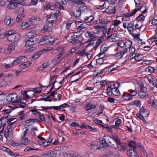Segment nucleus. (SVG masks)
<instances>
[{"mask_svg": "<svg viewBox=\"0 0 157 157\" xmlns=\"http://www.w3.org/2000/svg\"><path fill=\"white\" fill-rule=\"evenodd\" d=\"M98 140H99V143L102 145L104 147H107L109 146L112 147V145L115 144L113 143V140L112 138L107 135H104L103 139H98Z\"/></svg>", "mask_w": 157, "mask_h": 157, "instance_id": "f257e3e1", "label": "nucleus"}, {"mask_svg": "<svg viewBox=\"0 0 157 157\" xmlns=\"http://www.w3.org/2000/svg\"><path fill=\"white\" fill-rule=\"evenodd\" d=\"M14 30H11L7 31V40L8 41L12 42L17 41L20 37L19 34L15 33Z\"/></svg>", "mask_w": 157, "mask_h": 157, "instance_id": "f03ea898", "label": "nucleus"}, {"mask_svg": "<svg viewBox=\"0 0 157 157\" xmlns=\"http://www.w3.org/2000/svg\"><path fill=\"white\" fill-rule=\"evenodd\" d=\"M99 21L98 25L95 26V28L96 30L100 29H107L106 25L109 23H110L111 22L110 21L106 18L101 19L100 20H99Z\"/></svg>", "mask_w": 157, "mask_h": 157, "instance_id": "7ed1b4c3", "label": "nucleus"}, {"mask_svg": "<svg viewBox=\"0 0 157 157\" xmlns=\"http://www.w3.org/2000/svg\"><path fill=\"white\" fill-rule=\"evenodd\" d=\"M18 96L15 93L9 94L6 98V101L11 103H17L19 101L17 98Z\"/></svg>", "mask_w": 157, "mask_h": 157, "instance_id": "20e7f679", "label": "nucleus"}, {"mask_svg": "<svg viewBox=\"0 0 157 157\" xmlns=\"http://www.w3.org/2000/svg\"><path fill=\"white\" fill-rule=\"evenodd\" d=\"M112 86L108 87L107 90L108 95L110 96L112 94L118 96L120 95V93L117 88L112 87Z\"/></svg>", "mask_w": 157, "mask_h": 157, "instance_id": "39448f33", "label": "nucleus"}, {"mask_svg": "<svg viewBox=\"0 0 157 157\" xmlns=\"http://www.w3.org/2000/svg\"><path fill=\"white\" fill-rule=\"evenodd\" d=\"M83 9H86V7L85 6H81L79 7H75V10L73 13V14L76 19H78L80 17L81 14V11H82Z\"/></svg>", "mask_w": 157, "mask_h": 157, "instance_id": "423d86ee", "label": "nucleus"}, {"mask_svg": "<svg viewBox=\"0 0 157 157\" xmlns=\"http://www.w3.org/2000/svg\"><path fill=\"white\" fill-rule=\"evenodd\" d=\"M112 147L121 151H125L126 148V145L124 144H121V142L119 143L116 144L115 145H112Z\"/></svg>", "mask_w": 157, "mask_h": 157, "instance_id": "0eeeda50", "label": "nucleus"}, {"mask_svg": "<svg viewBox=\"0 0 157 157\" xmlns=\"http://www.w3.org/2000/svg\"><path fill=\"white\" fill-rule=\"evenodd\" d=\"M135 150L132 149H127V153L129 157H139V155Z\"/></svg>", "mask_w": 157, "mask_h": 157, "instance_id": "6e6552de", "label": "nucleus"}, {"mask_svg": "<svg viewBox=\"0 0 157 157\" xmlns=\"http://www.w3.org/2000/svg\"><path fill=\"white\" fill-rule=\"evenodd\" d=\"M15 21L14 19H11L10 16H6L5 18L4 23L5 24L9 26L13 25L15 23Z\"/></svg>", "mask_w": 157, "mask_h": 157, "instance_id": "1a4fd4ad", "label": "nucleus"}, {"mask_svg": "<svg viewBox=\"0 0 157 157\" xmlns=\"http://www.w3.org/2000/svg\"><path fill=\"white\" fill-rule=\"evenodd\" d=\"M47 17L46 21V23L49 24L51 26L52 25V23L54 21L56 20V17L54 16V15L52 14L51 15H48L46 16Z\"/></svg>", "mask_w": 157, "mask_h": 157, "instance_id": "9d476101", "label": "nucleus"}, {"mask_svg": "<svg viewBox=\"0 0 157 157\" xmlns=\"http://www.w3.org/2000/svg\"><path fill=\"white\" fill-rule=\"evenodd\" d=\"M1 110H2V112H3L2 114L3 115V116H2L0 119H2V121L4 118L6 119L7 118L10 117V115H9L8 114L11 112V109H1Z\"/></svg>", "mask_w": 157, "mask_h": 157, "instance_id": "9b49d317", "label": "nucleus"}, {"mask_svg": "<svg viewBox=\"0 0 157 157\" xmlns=\"http://www.w3.org/2000/svg\"><path fill=\"white\" fill-rule=\"evenodd\" d=\"M37 43L36 38H31L30 39H27L25 43V46L26 47L32 46Z\"/></svg>", "mask_w": 157, "mask_h": 157, "instance_id": "f8f14e48", "label": "nucleus"}, {"mask_svg": "<svg viewBox=\"0 0 157 157\" xmlns=\"http://www.w3.org/2000/svg\"><path fill=\"white\" fill-rule=\"evenodd\" d=\"M105 11L107 12V13H115L116 12L115 5L109 6L105 9Z\"/></svg>", "mask_w": 157, "mask_h": 157, "instance_id": "ddd939ff", "label": "nucleus"}, {"mask_svg": "<svg viewBox=\"0 0 157 157\" xmlns=\"http://www.w3.org/2000/svg\"><path fill=\"white\" fill-rule=\"evenodd\" d=\"M103 40V37L102 36L99 37L96 42L94 46V49L96 50L99 46L100 44L102 43Z\"/></svg>", "mask_w": 157, "mask_h": 157, "instance_id": "4468645a", "label": "nucleus"}, {"mask_svg": "<svg viewBox=\"0 0 157 157\" xmlns=\"http://www.w3.org/2000/svg\"><path fill=\"white\" fill-rule=\"evenodd\" d=\"M148 41L151 44V46L152 45V48H155L154 46L155 45H156L157 44V37H155L151 39H149L148 40Z\"/></svg>", "mask_w": 157, "mask_h": 157, "instance_id": "2eb2a0df", "label": "nucleus"}, {"mask_svg": "<svg viewBox=\"0 0 157 157\" xmlns=\"http://www.w3.org/2000/svg\"><path fill=\"white\" fill-rule=\"evenodd\" d=\"M117 37V35L116 34H111L108 37L107 39L111 42H115L116 41V37Z\"/></svg>", "mask_w": 157, "mask_h": 157, "instance_id": "dca6fc26", "label": "nucleus"}, {"mask_svg": "<svg viewBox=\"0 0 157 157\" xmlns=\"http://www.w3.org/2000/svg\"><path fill=\"white\" fill-rule=\"evenodd\" d=\"M96 107V105L94 104H91V103H89L86 105L85 108H86V110L87 111H88L89 110L94 109Z\"/></svg>", "mask_w": 157, "mask_h": 157, "instance_id": "f3484780", "label": "nucleus"}, {"mask_svg": "<svg viewBox=\"0 0 157 157\" xmlns=\"http://www.w3.org/2000/svg\"><path fill=\"white\" fill-rule=\"evenodd\" d=\"M134 22L132 21L128 24L127 29L130 33L132 32L134 30Z\"/></svg>", "mask_w": 157, "mask_h": 157, "instance_id": "a211bd4d", "label": "nucleus"}, {"mask_svg": "<svg viewBox=\"0 0 157 157\" xmlns=\"http://www.w3.org/2000/svg\"><path fill=\"white\" fill-rule=\"evenodd\" d=\"M41 19L38 17L33 16L29 19V20L32 22L37 23L40 21Z\"/></svg>", "mask_w": 157, "mask_h": 157, "instance_id": "6ab92c4d", "label": "nucleus"}, {"mask_svg": "<svg viewBox=\"0 0 157 157\" xmlns=\"http://www.w3.org/2000/svg\"><path fill=\"white\" fill-rule=\"evenodd\" d=\"M43 50H41L40 51H38L35 53L33 56L32 57V58L34 59H37L39 56L43 54Z\"/></svg>", "mask_w": 157, "mask_h": 157, "instance_id": "aec40b11", "label": "nucleus"}, {"mask_svg": "<svg viewBox=\"0 0 157 157\" xmlns=\"http://www.w3.org/2000/svg\"><path fill=\"white\" fill-rule=\"evenodd\" d=\"M112 138L113 140V144H118L121 142L120 139L114 133L112 135Z\"/></svg>", "mask_w": 157, "mask_h": 157, "instance_id": "412c9836", "label": "nucleus"}, {"mask_svg": "<svg viewBox=\"0 0 157 157\" xmlns=\"http://www.w3.org/2000/svg\"><path fill=\"white\" fill-rule=\"evenodd\" d=\"M122 97L124 99L127 101L131 100L132 99V97L129 94V93L124 94Z\"/></svg>", "mask_w": 157, "mask_h": 157, "instance_id": "4be33fe9", "label": "nucleus"}, {"mask_svg": "<svg viewBox=\"0 0 157 157\" xmlns=\"http://www.w3.org/2000/svg\"><path fill=\"white\" fill-rule=\"evenodd\" d=\"M139 10V9H136L133 10L132 12H130L128 13H127L124 14V16L125 17H129L132 16H133Z\"/></svg>", "mask_w": 157, "mask_h": 157, "instance_id": "5701e85b", "label": "nucleus"}, {"mask_svg": "<svg viewBox=\"0 0 157 157\" xmlns=\"http://www.w3.org/2000/svg\"><path fill=\"white\" fill-rule=\"evenodd\" d=\"M17 4L16 2L10 3L7 5V7L10 9H14L17 7Z\"/></svg>", "mask_w": 157, "mask_h": 157, "instance_id": "b1692460", "label": "nucleus"}, {"mask_svg": "<svg viewBox=\"0 0 157 157\" xmlns=\"http://www.w3.org/2000/svg\"><path fill=\"white\" fill-rule=\"evenodd\" d=\"M56 2L55 4V6H58V5L63 4L65 5L67 4V2L66 0H55Z\"/></svg>", "mask_w": 157, "mask_h": 157, "instance_id": "393cba45", "label": "nucleus"}, {"mask_svg": "<svg viewBox=\"0 0 157 157\" xmlns=\"http://www.w3.org/2000/svg\"><path fill=\"white\" fill-rule=\"evenodd\" d=\"M48 66V64L47 63H44L42 64L39 66L37 68L38 71H42L45 69Z\"/></svg>", "mask_w": 157, "mask_h": 157, "instance_id": "a878e982", "label": "nucleus"}, {"mask_svg": "<svg viewBox=\"0 0 157 157\" xmlns=\"http://www.w3.org/2000/svg\"><path fill=\"white\" fill-rule=\"evenodd\" d=\"M24 10V8L21 6V7H18L17 10V12L18 14V15H24L23 13Z\"/></svg>", "mask_w": 157, "mask_h": 157, "instance_id": "bb28decb", "label": "nucleus"}, {"mask_svg": "<svg viewBox=\"0 0 157 157\" xmlns=\"http://www.w3.org/2000/svg\"><path fill=\"white\" fill-rule=\"evenodd\" d=\"M51 26H52L51 25L49 24L46 23V24L44 25L43 28L41 29V31L42 33L45 32L48 30L49 27Z\"/></svg>", "mask_w": 157, "mask_h": 157, "instance_id": "cd10ccee", "label": "nucleus"}, {"mask_svg": "<svg viewBox=\"0 0 157 157\" xmlns=\"http://www.w3.org/2000/svg\"><path fill=\"white\" fill-rule=\"evenodd\" d=\"M16 46V44L15 43H13L11 44L7 48V50L10 52L12 50H13Z\"/></svg>", "mask_w": 157, "mask_h": 157, "instance_id": "c85d7f7f", "label": "nucleus"}, {"mask_svg": "<svg viewBox=\"0 0 157 157\" xmlns=\"http://www.w3.org/2000/svg\"><path fill=\"white\" fill-rule=\"evenodd\" d=\"M94 17L91 15L89 17H86L85 18V22L90 23L93 20Z\"/></svg>", "mask_w": 157, "mask_h": 157, "instance_id": "c756f323", "label": "nucleus"}, {"mask_svg": "<svg viewBox=\"0 0 157 157\" xmlns=\"http://www.w3.org/2000/svg\"><path fill=\"white\" fill-rule=\"evenodd\" d=\"M154 70L155 69L154 68L151 66H149L145 69V71L148 73H152L154 72Z\"/></svg>", "mask_w": 157, "mask_h": 157, "instance_id": "7c9ffc66", "label": "nucleus"}, {"mask_svg": "<svg viewBox=\"0 0 157 157\" xmlns=\"http://www.w3.org/2000/svg\"><path fill=\"white\" fill-rule=\"evenodd\" d=\"M40 122V121L37 119H31L26 120L25 123L26 124H29L31 122Z\"/></svg>", "mask_w": 157, "mask_h": 157, "instance_id": "2f4dec72", "label": "nucleus"}, {"mask_svg": "<svg viewBox=\"0 0 157 157\" xmlns=\"http://www.w3.org/2000/svg\"><path fill=\"white\" fill-rule=\"evenodd\" d=\"M87 37H90L92 40H94V35L92 32L88 31L85 34Z\"/></svg>", "mask_w": 157, "mask_h": 157, "instance_id": "473e14b6", "label": "nucleus"}, {"mask_svg": "<svg viewBox=\"0 0 157 157\" xmlns=\"http://www.w3.org/2000/svg\"><path fill=\"white\" fill-rule=\"evenodd\" d=\"M87 24L83 23L77 27V29L78 31H80L86 27Z\"/></svg>", "mask_w": 157, "mask_h": 157, "instance_id": "72a5a7b5", "label": "nucleus"}, {"mask_svg": "<svg viewBox=\"0 0 157 157\" xmlns=\"http://www.w3.org/2000/svg\"><path fill=\"white\" fill-rule=\"evenodd\" d=\"M121 23V21L116 19L112 21L111 25H114V27H116L118 26Z\"/></svg>", "mask_w": 157, "mask_h": 157, "instance_id": "f704fd0d", "label": "nucleus"}, {"mask_svg": "<svg viewBox=\"0 0 157 157\" xmlns=\"http://www.w3.org/2000/svg\"><path fill=\"white\" fill-rule=\"evenodd\" d=\"M128 145L129 147L133 148V149H136L135 146V143L133 141H130L128 144Z\"/></svg>", "mask_w": 157, "mask_h": 157, "instance_id": "c9c22d12", "label": "nucleus"}, {"mask_svg": "<svg viewBox=\"0 0 157 157\" xmlns=\"http://www.w3.org/2000/svg\"><path fill=\"white\" fill-rule=\"evenodd\" d=\"M25 38H27V39H30L31 38H35L31 32L28 33L25 36Z\"/></svg>", "mask_w": 157, "mask_h": 157, "instance_id": "e433bc0d", "label": "nucleus"}, {"mask_svg": "<svg viewBox=\"0 0 157 157\" xmlns=\"http://www.w3.org/2000/svg\"><path fill=\"white\" fill-rule=\"evenodd\" d=\"M143 58V56L142 54H137L136 55L135 59L136 61H139L141 60Z\"/></svg>", "mask_w": 157, "mask_h": 157, "instance_id": "4c0bfd02", "label": "nucleus"}, {"mask_svg": "<svg viewBox=\"0 0 157 157\" xmlns=\"http://www.w3.org/2000/svg\"><path fill=\"white\" fill-rule=\"evenodd\" d=\"M24 17V15H18L16 17V21L18 22H21Z\"/></svg>", "mask_w": 157, "mask_h": 157, "instance_id": "58836bf2", "label": "nucleus"}, {"mask_svg": "<svg viewBox=\"0 0 157 157\" xmlns=\"http://www.w3.org/2000/svg\"><path fill=\"white\" fill-rule=\"evenodd\" d=\"M149 82L152 84L153 86L154 87H156V88L157 87V84L156 83V82L155 81V80L153 78H151V79H148Z\"/></svg>", "mask_w": 157, "mask_h": 157, "instance_id": "ea45409f", "label": "nucleus"}, {"mask_svg": "<svg viewBox=\"0 0 157 157\" xmlns=\"http://www.w3.org/2000/svg\"><path fill=\"white\" fill-rule=\"evenodd\" d=\"M28 26V24L27 22H23L21 25L19 26V28L20 29H24L26 28Z\"/></svg>", "mask_w": 157, "mask_h": 157, "instance_id": "a19ab883", "label": "nucleus"}, {"mask_svg": "<svg viewBox=\"0 0 157 157\" xmlns=\"http://www.w3.org/2000/svg\"><path fill=\"white\" fill-rule=\"evenodd\" d=\"M78 54L79 55L81 56H84L86 53V52L85 51V50H79L77 51Z\"/></svg>", "mask_w": 157, "mask_h": 157, "instance_id": "79ce46f5", "label": "nucleus"}, {"mask_svg": "<svg viewBox=\"0 0 157 157\" xmlns=\"http://www.w3.org/2000/svg\"><path fill=\"white\" fill-rule=\"evenodd\" d=\"M41 96L42 97H44V98L41 99L40 100V101H47V99L50 98L51 96H50V94L48 95V96H47L45 94H42L41 95Z\"/></svg>", "mask_w": 157, "mask_h": 157, "instance_id": "37998d69", "label": "nucleus"}, {"mask_svg": "<svg viewBox=\"0 0 157 157\" xmlns=\"http://www.w3.org/2000/svg\"><path fill=\"white\" fill-rule=\"evenodd\" d=\"M123 54L121 52V51H120L117 53L115 55V57L117 59H120L122 56Z\"/></svg>", "mask_w": 157, "mask_h": 157, "instance_id": "c03bdc74", "label": "nucleus"}, {"mask_svg": "<svg viewBox=\"0 0 157 157\" xmlns=\"http://www.w3.org/2000/svg\"><path fill=\"white\" fill-rule=\"evenodd\" d=\"M138 94L139 96L141 98L146 97L147 96V93L145 91H140L139 92Z\"/></svg>", "mask_w": 157, "mask_h": 157, "instance_id": "a18cd8bd", "label": "nucleus"}, {"mask_svg": "<svg viewBox=\"0 0 157 157\" xmlns=\"http://www.w3.org/2000/svg\"><path fill=\"white\" fill-rule=\"evenodd\" d=\"M148 103L149 104L151 105L154 108H156V105H155V103L154 102V100L153 99H151L149 101Z\"/></svg>", "mask_w": 157, "mask_h": 157, "instance_id": "49530a36", "label": "nucleus"}, {"mask_svg": "<svg viewBox=\"0 0 157 157\" xmlns=\"http://www.w3.org/2000/svg\"><path fill=\"white\" fill-rule=\"evenodd\" d=\"M133 104L137 107H140L141 105V102L139 100L135 101L133 102Z\"/></svg>", "mask_w": 157, "mask_h": 157, "instance_id": "de8ad7c7", "label": "nucleus"}, {"mask_svg": "<svg viewBox=\"0 0 157 157\" xmlns=\"http://www.w3.org/2000/svg\"><path fill=\"white\" fill-rule=\"evenodd\" d=\"M92 121L95 123L99 125L100 124V123H103L102 121L101 120H99L98 118H93L92 119Z\"/></svg>", "mask_w": 157, "mask_h": 157, "instance_id": "09e8293b", "label": "nucleus"}, {"mask_svg": "<svg viewBox=\"0 0 157 157\" xmlns=\"http://www.w3.org/2000/svg\"><path fill=\"white\" fill-rule=\"evenodd\" d=\"M64 53V51H62L55 58V61H57L59 58L63 56Z\"/></svg>", "mask_w": 157, "mask_h": 157, "instance_id": "8fccbe9b", "label": "nucleus"}, {"mask_svg": "<svg viewBox=\"0 0 157 157\" xmlns=\"http://www.w3.org/2000/svg\"><path fill=\"white\" fill-rule=\"evenodd\" d=\"M96 61L97 64H101L103 63L104 62V59L103 57L99 58L98 59H96Z\"/></svg>", "mask_w": 157, "mask_h": 157, "instance_id": "3c124183", "label": "nucleus"}, {"mask_svg": "<svg viewBox=\"0 0 157 157\" xmlns=\"http://www.w3.org/2000/svg\"><path fill=\"white\" fill-rule=\"evenodd\" d=\"M107 3V2H105L102 5L95 6V7L97 9H100L101 10L102 9L106 7V5H105V4H106Z\"/></svg>", "mask_w": 157, "mask_h": 157, "instance_id": "603ef678", "label": "nucleus"}, {"mask_svg": "<svg viewBox=\"0 0 157 157\" xmlns=\"http://www.w3.org/2000/svg\"><path fill=\"white\" fill-rule=\"evenodd\" d=\"M144 17L142 14H140L136 18L137 21H144Z\"/></svg>", "mask_w": 157, "mask_h": 157, "instance_id": "864d4df0", "label": "nucleus"}, {"mask_svg": "<svg viewBox=\"0 0 157 157\" xmlns=\"http://www.w3.org/2000/svg\"><path fill=\"white\" fill-rule=\"evenodd\" d=\"M129 91L130 92L129 94L133 97V96H135L137 94V91L136 90H130Z\"/></svg>", "mask_w": 157, "mask_h": 157, "instance_id": "5fc2aeb1", "label": "nucleus"}, {"mask_svg": "<svg viewBox=\"0 0 157 157\" xmlns=\"http://www.w3.org/2000/svg\"><path fill=\"white\" fill-rule=\"evenodd\" d=\"M39 44L40 45H44L46 44L45 39V36L42 38L40 40Z\"/></svg>", "mask_w": 157, "mask_h": 157, "instance_id": "6e6d98bb", "label": "nucleus"}, {"mask_svg": "<svg viewBox=\"0 0 157 157\" xmlns=\"http://www.w3.org/2000/svg\"><path fill=\"white\" fill-rule=\"evenodd\" d=\"M105 46V44H103L101 45L100 48V49L102 50L104 53L108 49V47Z\"/></svg>", "mask_w": 157, "mask_h": 157, "instance_id": "4d7b16f0", "label": "nucleus"}, {"mask_svg": "<svg viewBox=\"0 0 157 157\" xmlns=\"http://www.w3.org/2000/svg\"><path fill=\"white\" fill-rule=\"evenodd\" d=\"M132 42L130 41H127L126 42L125 46L127 47L128 48H129L131 47H132Z\"/></svg>", "mask_w": 157, "mask_h": 157, "instance_id": "13d9d810", "label": "nucleus"}, {"mask_svg": "<svg viewBox=\"0 0 157 157\" xmlns=\"http://www.w3.org/2000/svg\"><path fill=\"white\" fill-rule=\"evenodd\" d=\"M21 142L22 144L25 145H27L29 143L28 139L27 138H25V139L21 140Z\"/></svg>", "mask_w": 157, "mask_h": 157, "instance_id": "bf43d9fd", "label": "nucleus"}, {"mask_svg": "<svg viewBox=\"0 0 157 157\" xmlns=\"http://www.w3.org/2000/svg\"><path fill=\"white\" fill-rule=\"evenodd\" d=\"M57 90H56L54 91H53L50 94V96H52L53 98L55 99L56 100L57 99V98H56L55 95L57 93H56Z\"/></svg>", "mask_w": 157, "mask_h": 157, "instance_id": "052dcab7", "label": "nucleus"}, {"mask_svg": "<svg viewBox=\"0 0 157 157\" xmlns=\"http://www.w3.org/2000/svg\"><path fill=\"white\" fill-rule=\"evenodd\" d=\"M136 54L135 53H131L130 54L129 56H128V59H131L133 58L135 59V57H136Z\"/></svg>", "mask_w": 157, "mask_h": 157, "instance_id": "680f3d73", "label": "nucleus"}, {"mask_svg": "<svg viewBox=\"0 0 157 157\" xmlns=\"http://www.w3.org/2000/svg\"><path fill=\"white\" fill-rule=\"evenodd\" d=\"M20 63V62L18 58L16 60H14L12 63V66H13L17 64H19Z\"/></svg>", "mask_w": 157, "mask_h": 157, "instance_id": "e2e57ef3", "label": "nucleus"}, {"mask_svg": "<svg viewBox=\"0 0 157 157\" xmlns=\"http://www.w3.org/2000/svg\"><path fill=\"white\" fill-rule=\"evenodd\" d=\"M43 155L45 156L44 157H50L52 155V153L51 152H47L44 153Z\"/></svg>", "mask_w": 157, "mask_h": 157, "instance_id": "0e129e2a", "label": "nucleus"}, {"mask_svg": "<svg viewBox=\"0 0 157 157\" xmlns=\"http://www.w3.org/2000/svg\"><path fill=\"white\" fill-rule=\"evenodd\" d=\"M28 130V129H26L23 132V133H22V136H21V140H23V139H25V136L27 134Z\"/></svg>", "mask_w": 157, "mask_h": 157, "instance_id": "69168bd1", "label": "nucleus"}, {"mask_svg": "<svg viewBox=\"0 0 157 157\" xmlns=\"http://www.w3.org/2000/svg\"><path fill=\"white\" fill-rule=\"evenodd\" d=\"M98 57H103L104 58L105 56V53L100 49V53L97 56Z\"/></svg>", "mask_w": 157, "mask_h": 157, "instance_id": "338daca9", "label": "nucleus"}, {"mask_svg": "<svg viewBox=\"0 0 157 157\" xmlns=\"http://www.w3.org/2000/svg\"><path fill=\"white\" fill-rule=\"evenodd\" d=\"M19 108H24L26 105L25 103L23 102H20L18 103V105Z\"/></svg>", "mask_w": 157, "mask_h": 157, "instance_id": "774afa93", "label": "nucleus"}]
</instances>
